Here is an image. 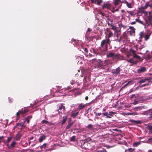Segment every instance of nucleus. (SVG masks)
Listing matches in <instances>:
<instances>
[{
  "label": "nucleus",
  "instance_id": "1",
  "mask_svg": "<svg viewBox=\"0 0 152 152\" xmlns=\"http://www.w3.org/2000/svg\"><path fill=\"white\" fill-rule=\"evenodd\" d=\"M111 41L110 39H107L103 40L101 42V45L99 48L102 51L106 52L108 50V45H110Z\"/></svg>",
  "mask_w": 152,
  "mask_h": 152
},
{
  "label": "nucleus",
  "instance_id": "2",
  "mask_svg": "<svg viewBox=\"0 0 152 152\" xmlns=\"http://www.w3.org/2000/svg\"><path fill=\"white\" fill-rule=\"evenodd\" d=\"M25 122H21L20 123H17L16 126L14 127V129H15L16 128H18V129H21L24 128L25 126L24 125Z\"/></svg>",
  "mask_w": 152,
  "mask_h": 152
},
{
  "label": "nucleus",
  "instance_id": "3",
  "mask_svg": "<svg viewBox=\"0 0 152 152\" xmlns=\"http://www.w3.org/2000/svg\"><path fill=\"white\" fill-rule=\"evenodd\" d=\"M145 115L149 116L148 118L150 119L152 118V110H149L147 111H145L143 113Z\"/></svg>",
  "mask_w": 152,
  "mask_h": 152
},
{
  "label": "nucleus",
  "instance_id": "4",
  "mask_svg": "<svg viewBox=\"0 0 152 152\" xmlns=\"http://www.w3.org/2000/svg\"><path fill=\"white\" fill-rule=\"evenodd\" d=\"M129 28L130 29V30L129 31V32L131 36H134L135 34V28L133 26H129Z\"/></svg>",
  "mask_w": 152,
  "mask_h": 152
},
{
  "label": "nucleus",
  "instance_id": "5",
  "mask_svg": "<svg viewBox=\"0 0 152 152\" xmlns=\"http://www.w3.org/2000/svg\"><path fill=\"white\" fill-rule=\"evenodd\" d=\"M107 18L106 21L107 22V24L109 26H112L113 25H112L111 23L113 22V18L110 16H106Z\"/></svg>",
  "mask_w": 152,
  "mask_h": 152
},
{
  "label": "nucleus",
  "instance_id": "6",
  "mask_svg": "<svg viewBox=\"0 0 152 152\" xmlns=\"http://www.w3.org/2000/svg\"><path fill=\"white\" fill-rule=\"evenodd\" d=\"M120 68L119 67H118L116 69L113 70L112 71V73L114 76H116L120 73Z\"/></svg>",
  "mask_w": 152,
  "mask_h": 152
},
{
  "label": "nucleus",
  "instance_id": "7",
  "mask_svg": "<svg viewBox=\"0 0 152 152\" xmlns=\"http://www.w3.org/2000/svg\"><path fill=\"white\" fill-rule=\"evenodd\" d=\"M146 9H144V7L142 6L139 9V11L142 14H144L146 16H147L148 12L145 10Z\"/></svg>",
  "mask_w": 152,
  "mask_h": 152
},
{
  "label": "nucleus",
  "instance_id": "8",
  "mask_svg": "<svg viewBox=\"0 0 152 152\" xmlns=\"http://www.w3.org/2000/svg\"><path fill=\"white\" fill-rule=\"evenodd\" d=\"M119 55L118 54H115L112 52H110L108 53L107 56V57H115L117 58H118L119 57Z\"/></svg>",
  "mask_w": 152,
  "mask_h": 152
},
{
  "label": "nucleus",
  "instance_id": "9",
  "mask_svg": "<svg viewBox=\"0 0 152 152\" xmlns=\"http://www.w3.org/2000/svg\"><path fill=\"white\" fill-rule=\"evenodd\" d=\"M127 61L132 64L131 65H133L137 64L138 62V61L135 60L134 59L132 58L127 60Z\"/></svg>",
  "mask_w": 152,
  "mask_h": 152
},
{
  "label": "nucleus",
  "instance_id": "10",
  "mask_svg": "<svg viewBox=\"0 0 152 152\" xmlns=\"http://www.w3.org/2000/svg\"><path fill=\"white\" fill-rule=\"evenodd\" d=\"M146 70V69L145 67H140L137 69V72L138 73H141L145 72Z\"/></svg>",
  "mask_w": 152,
  "mask_h": 152
},
{
  "label": "nucleus",
  "instance_id": "11",
  "mask_svg": "<svg viewBox=\"0 0 152 152\" xmlns=\"http://www.w3.org/2000/svg\"><path fill=\"white\" fill-rule=\"evenodd\" d=\"M63 109L64 111L66 109L65 106H63V104H62L59 106L58 109L57 110V111L58 112V113L59 114L60 113H62V112H61V110Z\"/></svg>",
  "mask_w": 152,
  "mask_h": 152
},
{
  "label": "nucleus",
  "instance_id": "12",
  "mask_svg": "<svg viewBox=\"0 0 152 152\" xmlns=\"http://www.w3.org/2000/svg\"><path fill=\"white\" fill-rule=\"evenodd\" d=\"M80 142L82 143L81 146L83 148H86V146L88 145V143L85 140H81L80 141Z\"/></svg>",
  "mask_w": 152,
  "mask_h": 152
},
{
  "label": "nucleus",
  "instance_id": "13",
  "mask_svg": "<svg viewBox=\"0 0 152 152\" xmlns=\"http://www.w3.org/2000/svg\"><path fill=\"white\" fill-rule=\"evenodd\" d=\"M150 1L147 2L145 4V5L143 6L144 9H147L148 7L152 8V3H150Z\"/></svg>",
  "mask_w": 152,
  "mask_h": 152
},
{
  "label": "nucleus",
  "instance_id": "14",
  "mask_svg": "<svg viewBox=\"0 0 152 152\" xmlns=\"http://www.w3.org/2000/svg\"><path fill=\"white\" fill-rule=\"evenodd\" d=\"M121 39L123 41H125L127 39V36L126 33H123V35L120 37Z\"/></svg>",
  "mask_w": 152,
  "mask_h": 152
},
{
  "label": "nucleus",
  "instance_id": "15",
  "mask_svg": "<svg viewBox=\"0 0 152 152\" xmlns=\"http://www.w3.org/2000/svg\"><path fill=\"white\" fill-rule=\"evenodd\" d=\"M121 1V0H113V3L114 6H116L119 5Z\"/></svg>",
  "mask_w": 152,
  "mask_h": 152
},
{
  "label": "nucleus",
  "instance_id": "16",
  "mask_svg": "<svg viewBox=\"0 0 152 152\" xmlns=\"http://www.w3.org/2000/svg\"><path fill=\"white\" fill-rule=\"evenodd\" d=\"M129 121L132 123L134 124H139L141 123V121H135L134 120H130Z\"/></svg>",
  "mask_w": 152,
  "mask_h": 152
},
{
  "label": "nucleus",
  "instance_id": "17",
  "mask_svg": "<svg viewBox=\"0 0 152 152\" xmlns=\"http://www.w3.org/2000/svg\"><path fill=\"white\" fill-rule=\"evenodd\" d=\"M32 117V116L31 115H29L27 116L26 118L24 119V121H26L27 123L28 124H29V123L30 120L31 119V118Z\"/></svg>",
  "mask_w": 152,
  "mask_h": 152
},
{
  "label": "nucleus",
  "instance_id": "18",
  "mask_svg": "<svg viewBox=\"0 0 152 152\" xmlns=\"http://www.w3.org/2000/svg\"><path fill=\"white\" fill-rule=\"evenodd\" d=\"M111 4L109 2H107L106 4H105L104 6H102V8L104 9V8H106L107 9H109L110 7Z\"/></svg>",
  "mask_w": 152,
  "mask_h": 152
},
{
  "label": "nucleus",
  "instance_id": "19",
  "mask_svg": "<svg viewBox=\"0 0 152 152\" xmlns=\"http://www.w3.org/2000/svg\"><path fill=\"white\" fill-rule=\"evenodd\" d=\"M28 111V110L27 109H24L23 110V109H22V110H19V112L21 114H24L26 113Z\"/></svg>",
  "mask_w": 152,
  "mask_h": 152
},
{
  "label": "nucleus",
  "instance_id": "20",
  "mask_svg": "<svg viewBox=\"0 0 152 152\" xmlns=\"http://www.w3.org/2000/svg\"><path fill=\"white\" fill-rule=\"evenodd\" d=\"M46 136L44 135L41 136L39 139V142H42L46 138Z\"/></svg>",
  "mask_w": 152,
  "mask_h": 152
},
{
  "label": "nucleus",
  "instance_id": "21",
  "mask_svg": "<svg viewBox=\"0 0 152 152\" xmlns=\"http://www.w3.org/2000/svg\"><path fill=\"white\" fill-rule=\"evenodd\" d=\"M86 105L85 104H83L82 103H81L79 105L78 108V109L79 110H80L83 109L86 107Z\"/></svg>",
  "mask_w": 152,
  "mask_h": 152
},
{
  "label": "nucleus",
  "instance_id": "22",
  "mask_svg": "<svg viewBox=\"0 0 152 152\" xmlns=\"http://www.w3.org/2000/svg\"><path fill=\"white\" fill-rule=\"evenodd\" d=\"M135 149L132 148H129L128 149H126L124 152H135Z\"/></svg>",
  "mask_w": 152,
  "mask_h": 152
},
{
  "label": "nucleus",
  "instance_id": "23",
  "mask_svg": "<svg viewBox=\"0 0 152 152\" xmlns=\"http://www.w3.org/2000/svg\"><path fill=\"white\" fill-rule=\"evenodd\" d=\"M63 119L62 121L61 124H64L66 121L67 117V116H64L63 117Z\"/></svg>",
  "mask_w": 152,
  "mask_h": 152
},
{
  "label": "nucleus",
  "instance_id": "24",
  "mask_svg": "<svg viewBox=\"0 0 152 152\" xmlns=\"http://www.w3.org/2000/svg\"><path fill=\"white\" fill-rule=\"evenodd\" d=\"M148 80V79H142L141 80H139L138 81V83L140 84H141L142 83H144L146 80Z\"/></svg>",
  "mask_w": 152,
  "mask_h": 152
},
{
  "label": "nucleus",
  "instance_id": "25",
  "mask_svg": "<svg viewBox=\"0 0 152 152\" xmlns=\"http://www.w3.org/2000/svg\"><path fill=\"white\" fill-rule=\"evenodd\" d=\"M41 123H42V124H45L48 125H50V122H49L48 121H46L45 120H43L42 121Z\"/></svg>",
  "mask_w": 152,
  "mask_h": 152
},
{
  "label": "nucleus",
  "instance_id": "26",
  "mask_svg": "<svg viewBox=\"0 0 152 152\" xmlns=\"http://www.w3.org/2000/svg\"><path fill=\"white\" fill-rule=\"evenodd\" d=\"M73 124V123H71V122H69L68 123V125L66 126V129H70L71 127V126Z\"/></svg>",
  "mask_w": 152,
  "mask_h": 152
},
{
  "label": "nucleus",
  "instance_id": "27",
  "mask_svg": "<svg viewBox=\"0 0 152 152\" xmlns=\"http://www.w3.org/2000/svg\"><path fill=\"white\" fill-rule=\"evenodd\" d=\"M79 113V112H77L76 113H73L72 114V115H71V116L72 117H73V118H75L78 115V114Z\"/></svg>",
  "mask_w": 152,
  "mask_h": 152
},
{
  "label": "nucleus",
  "instance_id": "28",
  "mask_svg": "<svg viewBox=\"0 0 152 152\" xmlns=\"http://www.w3.org/2000/svg\"><path fill=\"white\" fill-rule=\"evenodd\" d=\"M16 144V142L15 141H13L11 143L10 147H9V148H14Z\"/></svg>",
  "mask_w": 152,
  "mask_h": 152
},
{
  "label": "nucleus",
  "instance_id": "29",
  "mask_svg": "<svg viewBox=\"0 0 152 152\" xmlns=\"http://www.w3.org/2000/svg\"><path fill=\"white\" fill-rule=\"evenodd\" d=\"M141 143L140 142H135L133 143V146L134 147H137L140 145Z\"/></svg>",
  "mask_w": 152,
  "mask_h": 152
},
{
  "label": "nucleus",
  "instance_id": "30",
  "mask_svg": "<svg viewBox=\"0 0 152 152\" xmlns=\"http://www.w3.org/2000/svg\"><path fill=\"white\" fill-rule=\"evenodd\" d=\"M125 3L126 4V5L129 8H132V6L131 5V3H129L126 1H125Z\"/></svg>",
  "mask_w": 152,
  "mask_h": 152
},
{
  "label": "nucleus",
  "instance_id": "31",
  "mask_svg": "<svg viewBox=\"0 0 152 152\" xmlns=\"http://www.w3.org/2000/svg\"><path fill=\"white\" fill-rule=\"evenodd\" d=\"M47 144L46 143H44L43 145H41L40 148L41 149H42L43 148L45 149L47 148Z\"/></svg>",
  "mask_w": 152,
  "mask_h": 152
},
{
  "label": "nucleus",
  "instance_id": "32",
  "mask_svg": "<svg viewBox=\"0 0 152 152\" xmlns=\"http://www.w3.org/2000/svg\"><path fill=\"white\" fill-rule=\"evenodd\" d=\"M76 138L75 136H73L70 138V141L72 142H75Z\"/></svg>",
  "mask_w": 152,
  "mask_h": 152
},
{
  "label": "nucleus",
  "instance_id": "33",
  "mask_svg": "<svg viewBox=\"0 0 152 152\" xmlns=\"http://www.w3.org/2000/svg\"><path fill=\"white\" fill-rule=\"evenodd\" d=\"M135 20H136V22H138L140 24H141L142 25L144 24L143 22L138 18L136 19Z\"/></svg>",
  "mask_w": 152,
  "mask_h": 152
},
{
  "label": "nucleus",
  "instance_id": "34",
  "mask_svg": "<svg viewBox=\"0 0 152 152\" xmlns=\"http://www.w3.org/2000/svg\"><path fill=\"white\" fill-rule=\"evenodd\" d=\"M102 114L104 116H106L107 118H110L111 117L108 115V114L107 112L102 113Z\"/></svg>",
  "mask_w": 152,
  "mask_h": 152
},
{
  "label": "nucleus",
  "instance_id": "35",
  "mask_svg": "<svg viewBox=\"0 0 152 152\" xmlns=\"http://www.w3.org/2000/svg\"><path fill=\"white\" fill-rule=\"evenodd\" d=\"M93 52L95 54H96V55L98 54L99 53H98V50H95L94 48L92 49Z\"/></svg>",
  "mask_w": 152,
  "mask_h": 152
},
{
  "label": "nucleus",
  "instance_id": "36",
  "mask_svg": "<svg viewBox=\"0 0 152 152\" xmlns=\"http://www.w3.org/2000/svg\"><path fill=\"white\" fill-rule=\"evenodd\" d=\"M140 37H139V39H142V38H143V35H144L143 33L142 32H141L140 33Z\"/></svg>",
  "mask_w": 152,
  "mask_h": 152
},
{
  "label": "nucleus",
  "instance_id": "37",
  "mask_svg": "<svg viewBox=\"0 0 152 152\" xmlns=\"http://www.w3.org/2000/svg\"><path fill=\"white\" fill-rule=\"evenodd\" d=\"M127 12L131 16L134 15V13L133 11H127Z\"/></svg>",
  "mask_w": 152,
  "mask_h": 152
},
{
  "label": "nucleus",
  "instance_id": "38",
  "mask_svg": "<svg viewBox=\"0 0 152 152\" xmlns=\"http://www.w3.org/2000/svg\"><path fill=\"white\" fill-rule=\"evenodd\" d=\"M133 57L134 58H136L137 59H140V56H139L137 55L136 54L134 55Z\"/></svg>",
  "mask_w": 152,
  "mask_h": 152
},
{
  "label": "nucleus",
  "instance_id": "39",
  "mask_svg": "<svg viewBox=\"0 0 152 152\" xmlns=\"http://www.w3.org/2000/svg\"><path fill=\"white\" fill-rule=\"evenodd\" d=\"M113 35V34L112 32H110L108 35V38L110 39V38L112 37Z\"/></svg>",
  "mask_w": 152,
  "mask_h": 152
},
{
  "label": "nucleus",
  "instance_id": "40",
  "mask_svg": "<svg viewBox=\"0 0 152 152\" xmlns=\"http://www.w3.org/2000/svg\"><path fill=\"white\" fill-rule=\"evenodd\" d=\"M150 35L148 34L146 35L145 36V40L147 41L149 38V37Z\"/></svg>",
  "mask_w": 152,
  "mask_h": 152
},
{
  "label": "nucleus",
  "instance_id": "41",
  "mask_svg": "<svg viewBox=\"0 0 152 152\" xmlns=\"http://www.w3.org/2000/svg\"><path fill=\"white\" fill-rule=\"evenodd\" d=\"M96 152H107L105 149L103 148L102 150H98Z\"/></svg>",
  "mask_w": 152,
  "mask_h": 152
},
{
  "label": "nucleus",
  "instance_id": "42",
  "mask_svg": "<svg viewBox=\"0 0 152 152\" xmlns=\"http://www.w3.org/2000/svg\"><path fill=\"white\" fill-rule=\"evenodd\" d=\"M8 101L9 103H12L13 101V99L12 98L10 97L8 98Z\"/></svg>",
  "mask_w": 152,
  "mask_h": 152
},
{
  "label": "nucleus",
  "instance_id": "43",
  "mask_svg": "<svg viewBox=\"0 0 152 152\" xmlns=\"http://www.w3.org/2000/svg\"><path fill=\"white\" fill-rule=\"evenodd\" d=\"M12 139V138L11 137H8L7 139V142L8 143H9L10 142L11 140Z\"/></svg>",
  "mask_w": 152,
  "mask_h": 152
},
{
  "label": "nucleus",
  "instance_id": "44",
  "mask_svg": "<svg viewBox=\"0 0 152 152\" xmlns=\"http://www.w3.org/2000/svg\"><path fill=\"white\" fill-rule=\"evenodd\" d=\"M102 62H101L98 65V67L100 68H102Z\"/></svg>",
  "mask_w": 152,
  "mask_h": 152
},
{
  "label": "nucleus",
  "instance_id": "45",
  "mask_svg": "<svg viewBox=\"0 0 152 152\" xmlns=\"http://www.w3.org/2000/svg\"><path fill=\"white\" fill-rule=\"evenodd\" d=\"M148 141L150 143H152V138H150L148 139Z\"/></svg>",
  "mask_w": 152,
  "mask_h": 152
},
{
  "label": "nucleus",
  "instance_id": "46",
  "mask_svg": "<svg viewBox=\"0 0 152 152\" xmlns=\"http://www.w3.org/2000/svg\"><path fill=\"white\" fill-rule=\"evenodd\" d=\"M151 58V56L150 55L148 54L147 55L146 58V59L149 60Z\"/></svg>",
  "mask_w": 152,
  "mask_h": 152
},
{
  "label": "nucleus",
  "instance_id": "47",
  "mask_svg": "<svg viewBox=\"0 0 152 152\" xmlns=\"http://www.w3.org/2000/svg\"><path fill=\"white\" fill-rule=\"evenodd\" d=\"M20 113L19 112V110L18 111V112H17L16 113V116L17 118H18L20 117Z\"/></svg>",
  "mask_w": 152,
  "mask_h": 152
},
{
  "label": "nucleus",
  "instance_id": "48",
  "mask_svg": "<svg viewBox=\"0 0 152 152\" xmlns=\"http://www.w3.org/2000/svg\"><path fill=\"white\" fill-rule=\"evenodd\" d=\"M92 125L91 124L88 125L86 127L88 129H91L92 128Z\"/></svg>",
  "mask_w": 152,
  "mask_h": 152
},
{
  "label": "nucleus",
  "instance_id": "49",
  "mask_svg": "<svg viewBox=\"0 0 152 152\" xmlns=\"http://www.w3.org/2000/svg\"><path fill=\"white\" fill-rule=\"evenodd\" d=\"M16 136L18 138H19L21 137V135L20 134L19 132H18V133L17 134Z\"/></svg>",
  "mask_w": 152,
  "mask_h": 152
},
{
  "label": "nucleus",
  "instance_id": "50",
  "mask_svg": "<svg viewBox=\"0 0 152 152\" xmlns=\"http://www.w3.org/2000/svg\"><path fill=\"white\" fill-rule=\"evenodd\" d=\"M147 128L148 129H152V126L148 125L147 127Z\"/></svg>",
  "mask_w": 152,
  "mask_h": 152
},
{
  "label": "nucleus",
  "instance_id": "51",
  "mask_svg": "<svg viewBox=\"0 0 152 152\" xmlns=\"http://www.w3.org/2000/svg\"><path fill=\"white\" fill-rule=\"evenodd\" d=\"M148 85H149V83H146L145 84H144L141 85V86H140V88H141V87H144L146 86H148Z\"/></svg>",
  "mask_w": 152,
  "mask_h": 152
},
{
  "label": "nucleus",
  "instance_id": "52",
  "mask_svg": "<svg viewBox=\"0 0 152 152\" xmlns=\"http://www.w3.org/2000/svg\"><path fill=\"white\" fill-rule=\"evenodd\" d=\"M97 4L98 5H100L101 3L102 2V0H97Z\"/></svg>",
  "mask_w": 152,
  "mask_h": 152
},
{
  "label": "nucleus",
  "instance_id": "53",
  "mask_svg": "<svg viewBox=\"0 0 152 152\" xmlns=\"http://www.w3.org/2000/svg\"><path fill=\"white\" fill-rule=\"evenodd\" d=\"M94 113L97 116H99L102 114V113H96L95 112H94Z\"/></svg>",
  "mask_w": 152,
  "mask_h": 152
},
{
  "label": "nucleus",
  "instance_id": "54",
  "mask_svg": "<svg viewBox=\"0 0 152 152\" xmlns=\"http://www.w3.org/2000/svg\"><path fill=\"white\" fill-rule=\"evenodd\" d=\"M115 113V112H113V111H110L109 112V115H110L111 116H112L111 115L112 114H114Z\"/></svg>",
  "mask_w": 152,
  "mask_h": 152
},
{
  "label": "nucleus",
  "instance_id": "55",
  "mask_svg": "<svg viewBox=\"0 0 152 152\" xmlns=\"http://www.w3.org/2000/svg\"><path fill=\"white\" fill-rule=\"evenodd\" d=\"M130 51L133 54H135L136 51L135 50L131 49L130 50Z\"/></svg>",
  "mask_w": 152,
  "mask_h": 152
},
{
  "label": "nucleus",
  "instance_id": "56",
  "mask_svg": "<svg viewBox=\"0 0 152 152\" xmlns=\"http://www.w3.org/2000/svg\"><path fill=\"white\" fill-rule=\"evenodd\" d=\"M99 14L103 16H105L106 17V16L105 14H104V13H103L102 12H100Z\"/></svg>",
  "mask_w": 152,
  "mask_h": 152
},
{
  "label": "nucleus",
  "instance_id": "57",
  "mask_svg": "<svg viewBox=\"0 0 152 152\" xmlns=\"http://www.w3.org/2000/svg\"><path fill=\"white\" fill-rule=\"evenodd\" d=\"M138 101H134L133 102V104L134 105H135V104H138Z\"/></svg>",
  "mask_w": 152,
  "mask_h": 152
},
{
  "label": "nucleus",
  "instance_id": "58",
  "mask_svg": "<svg viewBox=\"0 0 152 152\" xmlns=\"http://www.w3.org/2000/svg\"><path fill=\"white\" fill-rule=\"evenodd\" d=\"M91 2L92 3H96V1H97V0H90Z\"/></svg>",
  "mask_w": 152,
  "mask_h": 152
},
{
  "label": "nucleus",
  "instance_id": "59",
  "mask_svg": "<svg viewBox=\"0 0 152 152\" xmlns=\"http://www.w3.org/2000/svg\"><path fill=\"white\" fill-rule=\"evenodd\" d=\"M149 130V134H152V129H148Z\"/></svg>",
  "mask_w": 152,
  "mask_h": 152
},
{
  "label": "nucleus",
  "instance_id": "60",
  "mask_svg": "<svg viewBox=\"0 0 152 152\" xmlns=\"http://www.w3.org/2000/svg\"><path fill=\"white\" fill-rule=\"evenodd\" d=\"M126 86V84H125L121 88L120 91H121Z\"/></svg>",
  "mask_w": 152,
  "mask_h": 152
},
{
  "label": "nucleus",
  "instance_id": "61",
  "mask_svg": "<svg viewBox=\"0 0 152 152\" xmlns=\"http://www.w3.org/2000/svg\"><path fill=\"white\" fill-rule=\"evenodd\" d=\"M84 51L85 52H86V53H88V50L86 48H85L84 49Z\"/></svg>",
  "mask_w": 152,
  "mask_h": 152
},
{
  "label": "nucleus",
  "instance_id": "62",
  "mask_svg": "<svg viewBox=\"0 0 152 152\" xmlns=\"http://www.w3.org/2000/svg\"><path fill=\"white\" fill-rule=\"evenodd\" d=\"M118 10H119V9L118 8V9H115L113 11L112 10V12H115L118 11Z\"/></svg>",
  "mask_w": 152,
  "mask_h": 152
},
{
  "label": "nucleus",
  "instance_id": "63",
  "mask_svg": "<svg viewBox=\"0 0 152 152\" xmlns=\"http://www.w3.org/2000/svg\"><path fill=\"white\" fill-rule=\"evenodd\" d=\"M139 88H140V86H139L138 87H137L135 88H134V91H136Z\"/></svg>",
  "mask_w": 152,
  "mask_h": 152
},
{
  "label": "nucleus",
  "instance_id": "64",
  "mask_svg": "<svg viewBox=\"0 0 152 152\" xmlns=\"http://www.w3.org/2000/svg\"><path fill=\"white\" fill-rule=\"evenodd\" d=\"M136 23V21H134V22H132L131 23V25H133V24H135Z\"/></svg>",
  "mask_w": 152,
  "mask_h": 152
}]
</instances>
